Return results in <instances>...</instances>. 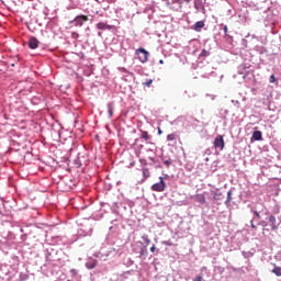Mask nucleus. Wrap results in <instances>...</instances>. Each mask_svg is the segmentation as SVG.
I'll return each instance as SVG.
<instances>
[{
	"label": "nucleus",
	"instance_id": "f257e3e1",
	"mask_svg": "<svg viewBox=\"0 0 281 281\" xmlns=\"http://www.w3.org/2000/svg\"><path fill=\"white\" fill-rule=\"evenodd\" d=\"M135 56L139 60V63H148V56H150V53L146 50L145 48H138L135 50Z\"/></svg>",
	"mask_w": 281,
	"mask_h": 281
},
{
	"label": "nucleus",
	"instance_id": "f03ea898",
	"mask_svg": "<svg viewBox=\"0 0 281 281\" xmlns=\"http://www.w3.org/2000/svg\"><path fill=\"white\" fill-rule=\"evenodd\" d=\"M153 192H165L166 191V181L164 177H159V182H156L151 186Z\"/></svg>",
	"mask_w": 281,
	"mask_h": 281
},
{
	"label": "nucleus",
	"instance_id": "7ed1b4c3",
	"mask_svg": "<svg viewBox=\"0 0 281 281\" xmlns=\"http://www.w3.org/2000/svg\"><path fill=\"white\" fill-rule=\"evenodd\" d=\"M89 18L87 15H77L70 23L75 25V27H82L83 23H87Z\"/></svg>",
	"mask_w": 281,
	"mask_h": 281
},
{
	"label": "nucleus",
	"instance_id": "20e7f679",
	"mask_svg": "<svg viewBox=\"0 0 281 281\" xmlns=\"http://www.w3.org/2000/svg\"><path fill=\"white\" fill-rule=\"evenodd\" d=\"M214 148L216 150H223L225 148V139H223V135H217L214 139Z\"/></svg>",
	"mask_w": 281,
	"mask_h": 281
},
{
	"label": "nucleus",
	"instance_id": "39448f33",
	"mask_svg": "<svg viewBox=\"0 0 281 281\" xmlns=\"http://www.w3.org/2000/svg\"><path fill=\"white\" fill-rule=\"evenodd\" d=\"M193 201L200 203V205H205V193H198L193 196Z\"/></svg>",
	"mask_w": 281,
	"mask_h": 281
},
{
	"label": "nucleus",
	"instance_id": "423d86ee",
	"mask_svg": "<svg viewBox=\"0 0 281 281\" xmlns=\"http://www.w3.org/2000/svg\"><path fill=\"white\" fill-rule=\"evenodd\" d=\"M38 45H41V42H38L36 37H30L29 40L30 49H37Z\"/></svg>",
	"mask_w": 281,
	"mask_h": 281
},
{
	"label": "nucleus",
	"instance_id": "0eeeda50",
	"mask_svg": "<svg viewBox=\"0 0 281 281\" xmlns=\"http://www.w3.org/2000/svg\"><path fill=\"white\" fill-rule=\"evenodd\" d=\"M97 30H113V25L106 24L104 22H99L97 24Z\"/></svg>",
	"mask_w": 281,
	"mask_h": 281
},
{
	"label": "nucleus",
	"instance_id": "6e6552de",
	"mask_svg": "<svg viewBox=\"0 0 281 281\" xmlns=\"http://www.w3.org/2000/svg\"><path fill=\"white\" fill-rule=\"evenodd\" d=\"M269 223H270V225H271V228L273 229V231H276V229H278V222H277V220H276V216H273V215H270L269 216Z\"/></svg>",
	"mask_w": 281,
	"mask_h": 281
},
{
	"label": "nucleus",
	"instance_id": "1a4fd4ad",
	"mask_svg": "<svg viewBox=\"0 0 281 281\" xmlns=\"http://www.w3.org/2000/svg\"><path fill=\"white\" fill-rule=\"evenodd\" d=\"M203 27H205V22H203V21L195 22V24L193 26L195 32H201V30H203Z\"/></svg>",
	"mask_w": 281,
	"mask_h": 281
},
{
	"label": "nucleus",
	"instance_id": "9d476101",
	"mask_svg": "<svg viewBox=\"0 0 281 281\" xmlns=\"http://www.w3.org/2000/svg\"><path fill=\"white\" fill-rule=\"evenodd\" d=\"M251 139H254L255 142H260V140H262V132H260V131H255V132L252 133Z\"/></svg>",
	"mask_w": 281,
	"mask_h": 281
},
{
	"label": "nucleus",
	"instance_id": "9b49d317",
	"mask_svg": "<svg viewBox=\"0 0 281 281\" xmlns=\"http://www.w3.org/2000/svg\"><path fill=\"white\" fill-rule=\"evenodd\" d=\"M176 139H179V134L177 132L167 135V142H176Z\"/></svg>",
	"mask_w": 281,
	"mask_h": 281
},
{
	"label": "nucleus",
	"instance_id": "f8f14e48",
	"mask_svg": "<svg viewBox=\"0 0 281 281\" xmlns=\"http://www.w3.org/2000/svg\"><path fill=\"white\" fill-rule=\"evenodd\" d=\"M140 139H144L145 142H150V134H148L147 131L140 130Z\"/></svg>",
	"mask_w": 281,
	"mask_h": 281
},
{
	"label": "nucleus",
	"instance_id": "ddd939ff",
	"mask_svg": "<svg viewBox=\"0 0 281 281\" xmlns=\"http://www.w3.org/2000/svg\"><path fill=\"white\" fill-rule=\"evenodd\" d=\"M272 273H274V276H277V278H280L281 267L274 266V268L272 269Z\"/></svg>",
	"mask_w": 281,
	"mask_h": 281
},
{
	"label": "nucleus",
	"instance_id": "4468645a",
	"mask_svg": "<svg viewBox=\"0 0 281 281\" xmlns=\"http://www.w3.org/2000/svg\"><path fill=\"white\" fill-rule=\"evenodd\" d=\"M144 179H148L150 177V170L148 168H143Z\"/></svg>",
	"mask_w": 281,
	"mask_h": 281
},
{
	"label": "nucleus",
	"instance_id": "2eb2a0df",
	"mask_svg": "<svg viewBox=\"0 0 281 281\" xmlns=\"http://www.w3.org/2000/svg\"><path fill=\"white\" fill-rule=\"evenodd\" d=\"M213 199L214 201H223V193H214Z\"/></svg>",
	"mask_w": 281,
	"mask_h": 281
},
{
	"label": "nucleus",
	"instance_id": "dca6fc26",
	"mask_svg": "<svg viewBox=\"0 0 281 281\" xmlns=\"http://www.w3.org/2000/svg\"><path fill=\"white\" fill-rule=\"evenodd\" d=\"M206 56H210V53L206 49H202L200 57L206 58Z\"/></svg>",
	"mask_w": 281,
	"mask_h": 281
},
{
	"label": "nucleus",
	"instance_id": "f3484780",
	"mask_svg": "<svg viewBox=\"0 0 281 281\" xmlns=\"http://www.w3.org/2000/svg\"><path fill=\"white\" fill-rule=\"evenodd\" d=\"M201 0H194V9L200 10L201 9Z\"/></svg>",
	"mask_w": 281,
	"mask_h": 281
},
{
	"label": "nucleus",
	"instance_id": "a211bd4d",
	"mask_svg": "<svg viewBox=\"0 0 281 281\" xmlns=\"http://www.w3.org/2000/svg\"><path fill=\"white\" fill-rule=\"evenodd\" d=\"M151 85H153V79H149V80H147V81L143 82V86H144V87H148V88H150V87H151Z\"/></svg>",
	"mask_w": 281,
	"mask_h": 281
},
{
	"label": "nucleus",
	"instance_id": "6ab92c4d",
	"mask_svg": "<svg viewBox=\"0 0 281 281\" xmlns=\"http://www.w3.org/2000/svg\"><path fill=\"white\" fill-rule=\"evenodd\" d=\"M277 81H278V79L276 78V75H271L270 78H269V82L271 85H273V82H277Z\"/></svg>",
	"mask_w": 281,
	"mask_h": 281
},
{
	"label": "nucleus",
	"instance_id": "aec40b11",
	"mask_svg": "<svg viewBox=\"0 0 281 281\" xmlns=\"http://www.w3.org/2000/svg\"><path fill=\"white\" fill-rule=\"evenodd\" d=\"M229 201H232V191L227 192V200L225 203H229Z\"/></svg>",
	"mask_w": 281,
	"mask_h": 281
},
{
	"label": "nucleus",
	"instance_id": "412c9836",
	"mask_svg": "<svg viewBox=\"0 0 281 281\" xmlns=\"http://www.w3.org/2000/svg\"><path fill=\"white\" fill-rule=\"evenodd\" d=\"M70 273H71L72 277H76V276H78V270L71 269Z\"/></svg>",
	"mask_w": 281,
	"mask_h": 281
},
{
	"label": "nucleus",
	"instance_id": "4be33fe9",
	"mask_svg": "<svg viewBox=\"0 0 281 281\" xmlns=\"http://www.w3.org/2000/svg\"><path fill=\"white\" fill-rule=\"evenodd\" d=\"M109 114L110 116H113V108L111 105H109Z\"/></svg>",
	"mask_w": 281,
	"mask_h": 281
},
{
	"label": "nucleus",
	"instance_id": "5701e85b",
	"mask_svg": "<svg viewBox=\"0 0 281 281\" xmlns=\"http://www.w3.org/2000/svg\"><path fill=\"white\" fill-rule=\"evenodd\" d=\"M87 268H88V269H95V265H89V263H87Z\"/></svg>",
	"mask_w": 281,
	"mask_h": 281
},
{
	"label": "nucleus",
	"instance_id": "b1692460",
	"mask_svg": "<svg viewBox=\"0 0 281 281\" xmlns=\"http://www.w3.org/2000/svg\"><path fill=\"white\" fill-rule=\"evenodd\" d=\"M250 226L252 229H256V224H254V220L250 221Z\"/></svg>",
	"mask_w": 281,
	"mask_h": 281
},
{
	"label": "nucleus",
	"instance_id": "393cba45",
	"mask_svg": "<svg viewBox=\"0 0 281 281\" xmlns=\"http://www.w3.org/2000/svg\"><path fill=\"white\" fill-rule=\"evenodd\" d=\"M157 248L155 247V245H153L151 247H150V251H151V254H155V250H156Z\"/></svg>",
	"mask_w": 281,
	"mask_h": 281
},
{
	"label": "nucleus",
	"instance_id": "a878e982",
	"mask_svg": "<svg viewBox=\"0 0 281 281\" xmlns=\"http://www.w3.org/2000/svg\"><path fill=\"white\" fill-rule=\"evenodd\" d=\"M255 216H257V218H260V213H258V211H254Z\"/></svg>",
	"mask_w": 281,
	"mask_h": 281
},
{
	"label": "nucleus",
	"instance_id": "bb28decb",
	"mask_svg": "<svg viewBox=\"0 0 281 281\" xmlns=\"http://www.w3.org/2000/svg\"><path fill=\"white\" fill-rule=\"evenodd\" d=\"M193 281H203V277H196Z\"/></svg>",
	"mask_w": 281,
	"mask_h": 281
},
{
	"label": "nucleus",
	"instance_id": "cd10ccee",
	"mask_svg": "<svg viewBox=\"0 0 281 281\" xmlns=\"http://www.w3.org/2000/svg\"><path fill=\"white\" fill-rule=\"evenodd\" d=\"M224 34L227 36V25L224 26Z\"/></svg>",
	"mask_w": 281,
	"mask_h": 281
},
{
	"label": "nucleus",
	"instance_id": "c85d7f7f",
	"mask_svg": "<svg viewBox=\"0 0 281 281\" xmlns=\"http://www.w3.org/2000/svg\"><path fill=\"white\" fill-rule=\"evenodd\" d=\"M166 166H170V160L165 161Z\"/></svg>",
	"mask_w": 281,
	"mask_h": 281
},
{
	"label": "nucleus",
	"instance_id": "c756f323",
	"mask_svg": "<svg viewBox=\"0 0 281 281\" xmlns=\"http://www.w3.org/2000/svg\"><path fill=\"white\" fill-rule=\"evenodd\" d=\"M161 128L158 127V135H161Z\"/></svg>",
	"mask_w": 281,
	"mask_h": 281
},
{
	"label": "nucleus",
	"instance_id": "7c9ffc66",
	"mask_svg": "<svg viewBox=\"0 0 281 281\" xmlns=\"http://www.w3.org/2000/svg\"><path fill=\"white\" fill-rule=\"evenodd\" d=\"M186 1V3H190L192 0H184Z\"/></svg>",
	"mask_w": 281,
	"mask_h": 281
},
{
	"label": "nucleus",
	"instance_id": "2f4dec72",
	"mask_svg": "<svg viewBox=\"0 0 281 281\" xmlns=\"http://www.w3.org/2000/svg\"><path fill=\"white\" fill-rule=\"evenodd\" d=\"M159 63H160V65H164V61H162V59H160V60H159Z\"/></svg>",
	"mask_w": 281,
	"mask_h": 281
},
{
	"label": "nucleus",
	"instance_id": "473e14b6",
	"mask_svg": "<svg viewBox=\"0 0 281 281\" xmlns=\"http://www.w3.org/2000/svg\"><path fill=\"white\" fill-rule=\"evenodd\" d=\"M98 35H99V36H102V33H101V32H99V33H98Z\"/></svg>",
	"mask_w": 281,
	"mask_h": 281
},
{
	"label": "nucleus",
	"instance_id": "72a5a7b5",
	"mask_svg": "<svg viewBox=\"0 0 281 281\" xmlns=\"http://www.w3.org/2000/svg\"><path fill=\"white\" fill-rule=\"evenodd\" d=\"M146 243H150V239H146Z\"/></svg>",
	"mask_w": 281,
	"mask_h": 281
}]
</instances>
